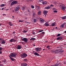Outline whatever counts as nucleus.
Listing matches in <instances>:
<instances>
[{"label":"nucleus","mask_w":66,"mask_h":66,"mask_svg":"<svg viewBox=\"0 0 66 66\" xmlns=\"http://www.w3.org/2000/svg\"><path fill=\"white\" fill-rule=\"evenodd\" d=\"M10 55L11 57H16V56L17 54L15 53H11Z\"/></svg>","instance_id":"nucleus-1"},{"label":"nucleus","mask_w":66,"mask_h":66,"mask_svg":"<svg viewBox=\"0 0 66 66\" xmlns=\"http://www.w3.org/2000/svg\"><path fill=\"white\" fill-rule=\"evenodd\" d=\"M27 54L26 53H23V54H22L21 56V57L22 58H24L26 57L27 56Z\"/></svg>","instance_id":"nucleus-2"},{"label":"nucleus","mask_w":66,"mask_h":66,"mask_svg":"<svg viewBox=\"0 0 66 66\" xmlns=\"http://www.w3.org/2000/svg\"><path fill=\"white\" fill-rule=\"evenodd\" d=\"M35 50H36V52H38V51H40L42 50V48L40 47V48H39L38 47L36 48L35 49Z\"/></svg>","instance_id":"nucleus-3"},{"label":"nucleus","mask_w":66,"mask_h":66,"mask_svg":"<svg viewBox=\"0 0 66 66\" xmlns=\"http://www.w3.org/2000/svg\"><path fill=\"white\" fill-rule=\"evenodd\" d=\"M22 41H24V42H25L26 43H27L28 41V38H22Z\"/></svg>","instance_id":"nucleus-4"},{"label":"nucleus","mask_w":66,"mask_h":66,"mask_svg":"<svg viewBox=\"0 0 66 66\" xmlns=\"http://www.w3.org/2000/svg\"><path fill=\"white\" fill-rule=\"evenodd\" d=\"M18 2L17 1H14L12 2L11 4V5H14V4H17Z\"/></svg>","instance_id":"nucleus-5"},{"label":"nucleus","mask_w":66,"mask_h":66,"mask_svg":"<svg viewBox=\"0 0 66 66\" xmlns=\"http://www.w3.org/2000/svg\"><path fill=\"white\" fill-rule=\"evenodd\" d=\"M10 41L11 43L12 42H16V40H15V39H14L12 38L10 40Z\"/></svg>","instance_id":"nucleus-6"},{"label":"nucleus","mask_w":66,"mask_h":66,"mask_svg":"<svg viewBox=\"0 0 66 66\" xmlns=\"http://www.w3.org/2000/svg\"><path fill=\"white\" fill-rule=\"evenodd\" d=\"M19 6H17L16 7L15 9V12H17L19 11Z\"/></svg>","instance_id":"nucleus-7"},{"label":"nucleus","mask_w":66,"mask_h":66,"mask_svg":"<svg viewBox=\"0 0 66 66\" xmlns=\"http://www.w3.org/2000/svg\"><path fill=\"white\" fill-rule=\"evenodd\" d=\"M53 51L54 52V53H55V54H57L59 53V50H53Z\"/></svg>","instance_id":"nucleus-8"},{"label":"nucleus","mask_w":66,"mask_h":66,"mask_svg":"<svg viewBox=\"0 0 66 66\" xmlns=\"http://www.w3.org/2000/svg\"><path fill=\"white\" fill-rule=\"evenodd\" d=\"M17 49H21V45H18L16 48Z\"/></svg>","instance_id":"nucleus-9"},{"label":"nucleus","mask_w":66,"mask_h":66,"mask_svg":"<svg viewBox=\"0 0 66 66\" xmlns=\"http://www.w3.org/2000/svg\"><path fill=\"white\" fill-rule=\"evenodd\" d=\"M5 43V41L3 39L2 40V41L1 43V44H4Z\"/></svg>","instance_id":"nucleus-10"},{"label":"nucleus","mask_w":66,"mask_h":66,"mask_svg":"<svg viewBox=\"0 0 66 66\" xmlns=\"http://www.w3.org/2000/svg\"><path fill=\"white\" fill-rule=\"evenodd\" d=\"M39 19L40 20V21L41 23H43V22L45 21V20L42 19L40 18Z\"/></svg>","instance_id":"nucleus-11"},{"label":"nucleus","mask_w":66,"mask_h":66,"mask_svg":"<svg viewBox=\"0 0 66 66\" xmlns=\"http://www.w3.org/2000/svg\"><path fill=\"white\" fill-rule=\"evenodd\" d=\"M21 66H27V64L25 63H22V64H21Z\"/></svg>","instance_id":"nucleus-12"},{"label":"nucleus","mask_w":66,"mask_h":66,"mask_svg":"<svg viewBox=\"0 0 66 66\" xmlns=\"http://www.w3.org/2000/svg\"><path fill=\"white\" fill-rule=\"evenodd\" d=\"M34 54L35 55H37V56H39V54L36 52L34 53Z\"/></svg>","instance_id":"nucleus-13"},{"label":"nucleus","mask_w":66,"mask_h":66,"mask_svg":"<svg viewBox=\"0 0 66 66\" xmlns=\"http://www.w3.org/2000/svg\"><path fill=\"white\" fill-rule=\"evenodd\" d=\"M62 37H58L57 38V40H61L62 39Z\"/></svg>","instance_id":"nucleus-14"},{"label":"nucleus","mask_w":66,"mask_h":66,"mask_svg":"<svg viewBox=\"0 0 66 66\" xmlns=\"http://www.w3.org/2000/svg\"><path fill=\"white\" fill-rule=\"evenodd\" d=\"M41 13H42V11H39L38 12V15H40Z\"/></svg>","instance_id":"nucleus-15"},{"label":"nucleus","mask_w":66,"mask_h":66,"mask_svg":"<svg viewBox=\"0 0 66 66\" xmlns=\"http://www.w3.org/2000/svg\"><path fill=\"white\" fill-rule=\"evenodd\" d=\"M45 25L46 27H48V26H49L50 25L48 23H45Z\"/></svg>","instance_id":"nucleus-16"},{"label":"nucleus","mask_w":66,"mask_h":66,"mask_svg":"<svg viewBox=\"0 0 66 66\" xmlns=\"http://www.w3.org/2000/svg\"><path fill=\"white\" fill-rule=\"evenodd\" d=\"M65 7L64 6H62V7L61 8L62 10L63 11H64L65 10Z\"/></svg>","instance_id":"nucleus-17"},{"label":"nucleus","mask_w":66,"mask_h":66,"mask_svg":"<svg viewBox=\"0 0 66 66\" xmlns=\"http://www.w3.org/2000/svg\"><path fill=\"white\" fill-rule=\"evenodd\" d=\"M6 6L5 4H2L0 5V6L1 7H3V6Z\"/></svg>","instance_id":"nucleus-18"},{"label":"nucleus","mask_w":66,"mask_h":66,"mask_svg":"<svg viewBox=\"0 0 66 66\" xmlns=\"http://www.w3.org/2000/svg\"><path fill=\"white\" fill-rule=\"evenodd\" d=\"M47 13L48 11H44L43 12V14H47Z\"/></svg>","instance_id":"nucleus-19"},{"label":"nucleus","mask_w":66,"mask_h":66,"mask_svg":"<svg viewBox=\"0 0 66 66\" xmlns=\"http://www.w3.org/2000/svg\"><path fill=\"white\" fill-rule=\"evenodd\" d=\"M47 3V2L45 1V2H43L42 3V4L43 5H44V4H46Z\"/></svg>","instance_id":"nucleus-20"},{"label":"nucleus","mask_w":66,"mask_h":66,"mask_svg":"<svg viewBox=\"0 0 66 66\" xmlns=\"http://www.w3.org/2000/svg\"><path fill=\"white\" fill-rule=\"evenodd\" d=\"M12 22H9V25L10 26H13V24H12V23H11Z\"/></svg>","instance_id":"nucleus-21"},{"label":"nucleus","mask_w":66,"mask_h":66,"mask_svg":"<svg viewBox=\"0 0 66 66\" xmlns=\"http://www.w3.org/2000/svg\"><path fill=\"white\" fill-rule=\"evenodd\" d=\"M59 52H64V51L62 50V49H60L59 51Z\"/></svg>","instance_id":"nucleus-22"},{"label":"nucleus","mask_w":66,"mask_h":66,"mask_svg":"<svg viewBox=\"0 0 66 66\" xmlns=\"http://www.w3.org/2000/svg\"><path fill=\"white\" fill-rule=\"evenodd\" d=\"M60 27L62 28H64V24L61 25L60 26Z\"/></svg>","instance_id":"nucleus-23"},{"label":"nucleus","mask_w":66,"mask_h":66,"mask_svg":"<svg viewBox=\"0 0 66 66\" xmlns=\"http://www.w3.org/2000/svg\"><path fill=\"white\" fill-rule=\"evenodd\" d=\"M50 6H48L47 7H46L45 8V9H50Z\"/></svg>","instance_id":"nucleus-24"},{"label":"nucleus","mask_w":66,"mask_h":66,"mask_svg":"<svg viewBox=\"0 0 66 66\" xmlns=\"http://www.w3.org/2000/svg\"><path fill=\"white\" fill-rule=\"evenodd\" d=\"M66 18V16L63 17L62 18V19H65Z\"/></svg>","instance_id":"nucleus-25"},{"label":"nucleus","mask_w":66,"mask_h":66,"mask_svg":"<svg viewBox=\"0 0 66 66\" xmlns=\"http://www.w3.org/2000/svg\"><path fill=\"white\" fill-rule=\"evenodd\" d=\"M55 23L54 22L52 24V27H54V26H55Z\"/></svg>","instance_id":"nucleus-26"},{"label":"nucleus","mask_w":66,"mask_h":66,"mask_svg":"<svg viewBox=\"0 0 66 66\" xmlns=\"http://www.w3.org/2000/svg\"><path fill=\"white\" fill-rule=\"evenodd\" d=\"M22 32H23V33H25L26 32H28V31L27 30L26 31L25 30H24Z\"/></svg>","instance_id":"nucleus-27"},{"label":"nucleus","mask_w":66,"mask_h":66,"mask_svg":"<svg viewBox=\"0 0 66 66\" xmlns=\"http://www.w3.org/2000/svg\"><path fill=\"white\" fill-rule=\"evenodd\" d=\"M37 21V20L36 19H34L33 22H36Z\"/></svg>","instance_id":"nucleus-28"},{"label":"nucleus","mask_w":66,"mask_h":66,"mask_svg":"<svg viewBox=\"0 0 66 66\" xmlns=\"http://www.w3.org/2000/svg\"><path fill=\"white\" fill-rule=\"evenodd\" d=\"M10 59L11 61H15V59H14L12 58V57L11 58H10Z\"/></svg>","instance_id":"nucleus-29"},{"label":"nucleus","mask_w":66,"mask_h":66,"mask_svg":"<svg viewBox=\"0 0 66 66\" xmlns=\"http://www.w3.org/2000/svg\"><path fill=\"white\" fill-rule=\"evenodd\" d=\"M35 38H31L30 39V40H35Z\"/></svg>","instance_id":"nucleus-30"},{"label":"nucleus","mask_w":66,"mask_h":66,"mask_svg":"<svg viewBox=\"0 0 66 66\" xmlns=\"http://www.w3.org/2000/svg\"><path fill=\"white\" fill-rule=\"evenodd\" d=\"M40 7L39 6H38V9H37V10L38 11L39 10H40Z\"/></svg>","instance_id":"nucleus-31"},{"label":"nucleus","mask_w":66,"mask_h":66,"mask_svg":"<svg viewBox=\"0 0 66 66\" xmlns=\"http://www.w3.org/2000/svg\"><path fill=\"white\" fill-rule=\"evenodd\" d=\"M23 21H24V20H19V22H23Z\"/></svg>","instance_id":"nucleus-32"},{"label":"nucleus","mask_w":66,"mask_h":66,"mask_svg":"<svg viewBox=\"0 0 66 66\" xmlns=\"http://www.w3.org/2000/svg\"><path fill=\"white\" fill-rule=\"evenodd\" d=\"M54 30V28H53V29L51 30L50 31L51 32H52Z\"/></svg>","instance_id":"nucleus-33"},{"label":"nucleus","mask_w":66,"mask_h":66,"mask_svg":"<svg viewBox=\"0 0 66 66\" xmlns=\"http://www.w3.org/2000/svg\"><path fill=\"white\" fill-rule=\"evenodd\" d=\"M60 35H61V34H58L57 36V37H59V36H60Z\"/></svg>","instance_id":"nucleus-34"},{"label":"nucleus","mask_w":66,"mask_h":66,"mask_svg":"<svg viewBox=\"0 0 66 66\" xmlns=\"http://www.w3.org/2000/svg\"><path fill=\"white\" fill-rule=\"evenodd\" d=\"M26 9V8H25V7H22V10H25Z\"/></svg>","instance_id":"nucleus-35"},{"label":"nucleus","mask_w":66,"mask_h":66,"mask_svg":"<svg viewBox=\"0 0 66 66\" xmlns=\"http://www.w3.org/2000/svg\"><path fill=\"white\" fill-rule=\"evenodd\" d=\"M43 31H44V30H40L39 31V33H40V32H43Z\"/></svg>","instance_id":"nucleus-36"},{"label":"nucleus","mask_w":66,"mask_h":66,"mask_svg":"<svg viewBox=\"0 0 66 66\" xmlns=\"http://www.w3.org/2000/svg\"><path fill=\"white\" fill-rule=\"evenodd\" d=\"M3 62H4V63H6V60L5 59L4 60Z\"/></svg>","instance_id":"nucleus-37"},{"label":"nucleus","mask_w":66,"mask_h":66,"mask_svg":"<svg viewBox=\"0 0 66 66\" xmlns=\"http://www.w3.org/2000/svg\"><path fill=\"white\" fill-rule=\"evenodd\" d=\"M31 7L32 8V9H34V6L32 5L31 6Z\"/></svg>","instance_id":"nucleus-38"},{"label":"nucleus","mask_w":66,"mask_h":66,"mask_svg":"<svg viewBox=\"0 0 66 66\" xmlns=\"http://www.w3.org/2000/svg\"><path fill=\"white\" fill-rule=\"evenodd\" d=\"M24 62H27V61H28L27 59H24Z\"/></svg>","instance_id":"nucleus-39"},{"label":"nucleus","mask_w":66,"mask_h":66,"mask_svg":"<svg viewBox=\"0 0 66 66\" xmlns=\"http://www.w3.org/2000/svg\"><path fill=\"white\" fill-rule=\"evenodd\" d=\"M2 40H3V39H2V38H0V43H1Z\"/></svg>","instance_id":"nucleus-40"},{"label":"nucleus","mask_w":66,"mask_h":66,"mask_svg":"<svg viewBox=\"0 0 66 66\" xmlns=\"http://www.w3.org/2000/svg\"><path fill=\"white\" fill-rule=\"evenodd\" d=\"M57 11L55 10L53 11L54 13H57Z\"/></svg>","instance_id":"nucleus-41"},{"label":"nucleus","mask_w":66,"mask_h":66,"mask_svg":"<svg viewBox=\"0 0 66 66\" xmlns=\"http://www.w3.org/2000/svg\"><path fill=\"white\" fill-rule=\"evenodd\" d=\"M39 1L40 2H43V0H39Z\"/></svg>","instance_id":"nucleus-42"},{"label":"nucleus","mask_w":66,"mask_h":66,"mask_svg":"<svg viewBox=\"0 0 66 66\" xmlns=\"http://www.w3.org/2000/svg\"><path fill=\"white\" fill-rule=\"evenodd\" d=\"M2 50V48L1 47H0V51Z\"/></svg>","instance_id":"nucleus-43"},{"label":"nucleus","mask_w":66,"mask_h":66,"mask_svg":"<svg viewBox=\"0 0 66 66\" xmlns=\"http://www.w3.org/2000/svg\"><path fill=\"white\" fill-rule=\"evenodd\" d=\"M0 66H3V65L2 64H0Z\"/></svg>","instance_id":"nucleus-44"},{"label":"nucleus","mask_w":66,"mask_h":66,"mask_svg":"<svg viewBox=\"0 0 66 66\" xmlns=\"http://www.w3.org/2000/svg\"><path fill=\"white\" fill-rule=\"evenodd\" d=\"M63 64H66V61H65L64 62H63Z\"/></svg>","instance_id":"nucleus-45"},{"label":"nucleus","mask_w":66,"mask_h":66,"mask_svg":"<svg viewBox=\"0 0 66 66\" xmlns=\"http://www.w3.org/2000/svg\"><path fill=\"white\" fill-rule=\"evenodd\" d=\"M49 47H50V46H47V47H46V48H49Z\"/></svg>","instance_id":"nucleus-46"},{"label":"nucleus","mask_w":66,"mask_h":66,"mask_svg":"<svg viewBox=\"0 0 66 66\" xmlns=\"http://www.w3.org/2000/svg\"><path fill=\"white\" fill-rule=\"evenodd\" d=\"M27 11L29 13H30V10H27Z\"/></svg>","instance_id":"nucleus-47"},{"label":"nucleus","mask_w":66,"mask_h":66,"mask_svg":"<svg viewBox=\"0 0 66 66\" xmlns=\"http://www.w3.org/2000/svg\"><path fill=\"white\" fill-rule=\"evenodd\" d=\"M34 15H35V13H33V16L34 17Z\"/></svg>","instance_id":"nucleus-48"},{"label":"nucleus","mask_w":66,"mask_h":66,"mask_svg":"<svg viewBox=\"0 0 66 66\" xmlns=\"http://www.w3.org/2000/svg\"><path fill=\"white\" fill-rule=\"evenodd\" d=\"M42 34H45V32H42Z\"/></svg>","instance_id":"nucleus-49"},{"label":"nucleus","mask_w":66,"mask_h":66,"mask_svg":"<svg viewBox=\"0 0 66 66\" xmlns=\"http://www.w3.org/2000/svg\"><path fill=\"white\" fill-rule=\"evenodd\" d=\"M50 22V20L46 22L47 23H49V22Z\"/></svg>","instance_id":"nucleus-50"},{"label":"nucleus","mask_w":66,"mask_h":66,"mask_svg":"<svg viewBox=\"0 0 66 66\" xmlns=\"http://www.w3.org/2000/svg\"><path fill=\"white\" fill-rule=\"evenodd\" d=\"M2 53V52L1 51H0V54H1Z\"/></svg>","instance_id":"nucleus-51"},{"label":"nucleus","mask_w":66,"mask_h":66,"mask_svg":"<svg viewBox=\"0 0 66 66\" xmlns=\"http://www.w3.org/2000/svg\"><path fill=\"white\" fill-rule=\"evenodd\" d=\"M25 19L26 20H27V19H28V18L27 17H25Z\"/></svg>","instance_id":"nucleus-52"},{"label":"nucleus","mask_w":66,"mask_h":66,"mask_svg":"<svg viewBox=\"0 0 66 66\" xmlns=\"http://www.w3.org/2000/svg\"><path fill=\"white\" fill-rule=\"evenodd\" d=\"M25 22L26 23H28V22H27L26 21H25Z\"/></svg>","instance_id":"nucleus-53"},{"label":"nucleus","mask_w":66,"mask_h":66,"mask_svg":"<svg viewBox=\"0 0 66 66\" xmlns=\"http://www.w3.org/2000/svg\"><path fill=\"white\" fill-rule=\"evenodd\" d=\"M32 34H35V32H32Z\"/></svg>","instance_id":"nucleus-54"},{"label":"nucleus","mask_w":66,"mask_h":66,"mask_svg":"<svg viewBox=\"0 0 66 66\" xmlns=\"http://www.w3.org/2000/svg\"><path fill=\"white\" fill-rule=\"evenodd\" d=\"M51 6H54V5H52V4H51Z\"/></svg>","instance_id":"nucleus-55"},{"label":"nucleus","mask_w":66,"mask_h":66,"mask_svg":"<svg viewBox=\"0 0 66 66\" xmlns=\"http://www.w3.org/2000/svg\"><path fill=\"white\" fill-rule=\"evenodd\" d=\"M38 6H37V5H36L35 6V7H38Z\"/></svg>","instance_id":"nucleus-56"},{"label":"nucleus","mask_w":66,"mask_h":66,"mask_svg":"<svg viewBox=\"0 0 66 66\" xmlns=\"http://www.w3.org/2000/svg\"><path fill=\"white\" fill-rule=\"evenodd\" d=\"M27 23H28V24H30V22H28Z\"/></svg>","instance_id":"nucleus-57"},{"label":"nucleus","mask_w":66,"mask_h":66,"mask_svg":"<svg viewBox=\"0 0 66 66\" xmlns=\"http://www.w3.org/2000/svg\"><path fill=\"white\" fill-rule=\"evenodd\" d=\"M55 29H57V27H56L55 28Z\"/></svg>","instance_id":"nucleus-58"},{"label":"nucleus","mask_w":66,"mask_h":66,"mask_svg":"<svg viewBox=\"0 0 66 66\" xmlns=\"http://www.w3.org/2000/svg\"><path fill=\"white\" fill-rule=\"evenodd\" d=\"M9 57H10V59H11V58H12V57H11V56H9Z\"/></svg>","instance_id":"nucleus-59"},{"label":"nucleus","mask_w":66,"mask_h":66,"mask_svg":"<svg viewBox=\"0 0 66 66\" xmlns=\"http://www.w3.org/2000/svg\"><path fill=\"white\" fill-rule=\"evenodd\" d=\"M13 33L14 34H15V32L14 31V32H13Z\"/></svg>","instance_id":"nucleus-60"},{"label":"nucleus","mask_w":66,"mask_h":66,"mask_svg":"<svg viewBox=\"0 0 66 66\" xmlns=\"http://www.w3.org/2000/svg\"><path fill=\"white\" fill-rule=\"evenodd\" d=\"M5 10V11H8V10H9V9H6V10Z\"/></svg>","instance_id":"nucleus-61"},{"label":"nucleus","mask_w":66,"mask_h":66,"mask_svg":"<svg viewBox=\"0 0 66 66\" xmlns=\"http://www.w3.org/2000/svg\"><path fill=\"white\" fill-rule=\"evenodd\" d=\"M21 43H22V44H23V42H21Z\"/></svg>","instance_id":"nucleus-62"},{"label":"nucleus","mask_w":66,"mask_h":66,"mask_svg":"<svg viewBox=\"0 0 66 66\" xmlns=\"http://www.w3.org/2000/svg\"><path fill=\"white\" fill-rule=\"evenodd\" d=\"M45 50V49H43V51H44Z\"/></svg>","instance_id":"nucleus-63"},{"label":"nucleus","mask_w":66,"mask_h":66,"mask_svg":"<svg viewBox=\"0 0 66 66\" xmlns=\"http://www.w3.org/2000/svg\"><path fill=\"white\" fill-rule=\"evenodd\" d=\"M64 33H65L66 34V31H64Z\"/></svg>","instance_id":"nucleus-64"}]
</instances>
